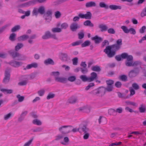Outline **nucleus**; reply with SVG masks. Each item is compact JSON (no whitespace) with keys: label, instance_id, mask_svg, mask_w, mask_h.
Wrapping results in <instances>:
<instances>
[{"label":"nucleus","instance_id":"f257e3e1","mask_svg":"<svg viewBox=\"0 0 146 146\" xmlns=\"http://www.w3.org/2000/svg\"><path fill=\"white\" fill-rule=\"evenodd\" d=\"M116 43V44L106 46L104 50V52L109 58L113 57L116 54V52L120 49L122 44V39L121 38L118 39Z\"/></svg>","mask_w":146,"mask_h":146},{"label":"nucleus","instance_id":"f03ea898","mask_svg":"<svg viewBox=\"0 0 146 146\" xmlns=\"http://www.w3.org/2000/svg\"><path fill=\"white\" fill-rule=\"evenodd\" d=\"M38 13L41 15H44L43 17L46 20H51L52 13L51 10H48L45 12V8L44 6H40L38 8L34 7L32 12V16L37 17Z\"/></svg>","mask_w":146,"mask_h":146},{"label":"nucleus","instance_id":"7ed1b4c3","mask_svg":"<svg viewBox=\"0 0 146 146\" xmlns=\"http://www.w3.org/2000/svg\"><path fill=\"white\" fill-rule=\"evenodd\" d=\"M60 74L59 72H53L51 73V75L54 77L55 80L56 82L63 84L66 83L67 81V79L64 77H58Z\"/></svg>","mask_w":146,"mask_h":146},{"label":"nucleus","instance_id":"20e7f679","mask_svg":"<svg viewBox=\"0 0 146 146\" xmlns=\"http://www.w3.org/2000/svg\"><path fill=\"white\" fill-rule=\"evenodd\" d=\"M104 87L101 86L91 91L90 93L91 94L98 96L99 94L101 95H104L106 93L104 89Z\"/></svg>","mask_w":146,"mask_h":146},{"label":"nucleus","instance_id":"39448f33","mask_svg":"<svg viewBox=\"0 0 146 146\" xmlns=\"http://www.w3.org/2000/svg\"><path fill=\"white\" fill-rule=\"evenodd\" d=\"M106 82L107 86L106 87H104V88L106 92H110L112 91L113 88V85L114 83V81L111 80H106Z\"/></svg>","mask_w":146,"mask_h":146},{"label":"nucleus","instance_id":"423d86ee","mask_svg":"<svg viewBox=\"0 0 146 146\" xmlns=\"http://www.w3.org/2000/svg\"><path fill=\"white\" fill-rule=\"evenodd\" d=\"M78 130V132L80 133L82 132L86 133L89 131V129L87 127L86 125L81 124L79 126Z\"/></svg>","mask_w":146,"mask_h":146},{"label":"nucleus","instance_id":"0eeeda50","mask_svg":"<svg viewBox=\"0 0 146 146\" xmlns=\"http://www.w3.org/2000/svg\"><path fill=\"white\" fill-rule=\"evenodd\" d=\"M10 78V74L9 71L8 70H6L5 72V77H4L3 82L6 84L9 81Z\"/></svg>","mask_w":146,"mask_h":146},{"label":"nucleus","instance_id":"6e6552de","mask_svg":"<svg viewBox=\"0 0 146 146\" xmlns=\"http://www.w3.org/2000/svg\"><path fill=\"white\" fill-rule=\"evenodd\" d=\"M7 63L15 68L19 67L23 64V63L21 62H18L14 60L11 61Z\"/></svg>","mask_w":146,"mask_h":146},{"label":"nucleus","instance_id":"1a4fd4ad","mask_svg":"<svg viewBox=\"0 0 146 146\" xmlns=\"http://www.w3.org/2000/svg\"><path fill=\"white\" fill-rule=\"evenodd\" d=\"M35 2L36 1L35 0L30 1L21 4L20 5V6L22 7H27L35 4Z\"/></svg>","mask_w":146,"mask_h":146},{"label":"nucleus","instance_id":"9d476101","mask_svg":"<svg viewBox=\"0 0 146 146\" xmlns=\"http://www.w3.org/2000/svg\"><path fill=\"white\" fill-rule=\"evenodd\" d=\"M91 39L94 41L96 44H98L102 42L103 40V38L96 35L94 37L91 38Z\"/></svg>","mask_w":146,"mask_h":146},{"label":"nucleus","instance_id":"9b49d317","mask_svg":"<svg viewBox=\"0 0 146 146\" xmlns=\"http://www.w3.org/2000/svg\"><path fill=\"white\" fill-rule=\"evenodd\" d=\"M80 27L75 22L72 23L70 26V30L73 32L76 31L77 29H79Z\"/></svg>","mask_w":146,"mask_h":146},{"label":"nucleus","instance_id":"f8f14e48","mask_svg":"<svg viewBox=\"0 0 146 146\" xmlns=\"http://www.w3.org/2000/svg\"><path fill=\"white\" fill-rule=\"evenodd\" d=\"M98 78L97 74V73L95 72H93L90 74V76L89 77L90 82H92L96 80Z\"/></svg>","mask_w":146,"mask_h":146},{"label":"nucleus","instance_id":"ddd939ff","mask_svg":"<svg viewBox=\"0 0 146 146\" xmlns=\"http://www.w3.org/2000/svg\"><path fill=\"white\" fill-rule=\"evenodd\" d=\"M38 64L36 62L30 64H28L26 68H24V70L29 69L32 68H36L38 67Z\"/></svg>","mask_w":146,"mask_h":146},{"label":"nucleus","instance_id":"4468645a","mask_svg":"<svg viewBox=\"0 0 146 146\" xmlns=\"http://www.w3.org/2000/svg\"><path fill=\"white\" fill-rule=\"evenodd\" d=\"M66 126V125L62 126L59 129V131L63 134L68 133V132L69 131L68 130H67L66 127H65Z\"/></svg>","mask_w":146,"mask_h":146},{"label":"nucleus","instance_id":"2eb2a0df","mask_svg":"<svg viewBox=\"0 0 146 146\" xmlns=\"http://www.w3.org/2000/svg\"><path fill=\"white\" fill-rule=\"evenodd\" d=\"M44 63L46 65H53L54 64V62L53 60L51 58H48L44 60Z\"/></svg>","mask_w":146,"mask_h":146},{"label":"nucleus","instance_id":"dca6fc26","mask_svg":"<svg viewBox=\"0 0 146 146\" xmlns=\"http://www.w3.org/2000/svg\"><path fill=\"white\" fill-rule=\"evenodd\" d=\"M96 5V3L94 1H91L87 2L85 4V7L86 8H89L92 7H95Z\"/></svg>","mask_w":146,"mask_h":146},{"label":"nucleus","instance_id":"f3484780","mask_svg":"<svg viewBox=\"0 0 146 146\" xmlns=\"http://www.w3.org/2000/svg\"><path fill=\"white\" fill-rule=\"evenodd\" d=\"M51 33L49 31H47L45 33L44 35L42 36V38L44 39H47L50 38Z\"/></svg>","mask_w":146,"mask_h":146},{"label":"nucleus","instance_id":"a211bd4d","mask_svg":"<svg viewBox=\"0 0 146 146\" xmlns=\"http://www.w3.org/2000/svg\"><path fill=\"white\" fill-rule=\"evenodd\" d=\"M61 60L64 62H67L68 60V57L67 54L66 53H61Z\"/></svg>","mask_w":146,"mask_h":146},{"label":"nucleus","instance_id":"6ab92c4d","mask_svg":"<svg viewBox=\"0 0 146 146\" xmlns=\"http://www.w3.org/2000/svg\"><path fill=\"white\" fill-rule=\"evenodd\" d=\"M98 27L100 29V31L102 32L107 31L108 28L106 25L103 24L99 25H98Z\"/></svg>","mask_w":146,"mask_h":146},{"label":"nucleus","instance_id":"aec40b11","mask_svg":"<svg viewBox=\"0 0 146 146\" xmlns=\"http://www.w3.org/2000/svg\"><path fill=\"white\" fill-rule=\"evenodd\" d=\"M29 38V36L27 35H24L17 38L18 41H25Z\"/></svg>","mask_w":146,"mask_h":146},{"label":"nucleus","instance_id":"412c9836","mask_svg":"<svg viewBox=\"0 0 146 146\" xmlns=\"http://www.w3.org/2000/svg\"><path fill=\"white\" fill-rule=\"evenodd\" d=\"M90 107H86L80 108H79L80 111H82L84 112L88 113L90 111Z\"/></svg>","mask_w":146,"mask_h":146},{"label":"nucleus","instance_id":"4be33fe9","mask_svg":"<svg viewBox=\"0 0 146 146\" xmlns=\"http://www.w3.org/2000/svg\"><path fill=\"white\" fill-rule=\"evenodd\" d=\"M9 52L10 55L13 58H15L16 57H18L20 55V54L19 53L14 50H10L9 51Z\"/></svg>","mask_w":146,"mask_h":146},{"label":"nucleus","instance_id":"5701e85b","mask_svg":"<svg viewBox=\"0 0 146 146\" xmlns=\"http://www.w3.org/2000/svg\"><path fill=\"white\" fill-rule=\"evenodd\" d=\"M112 10H116L117 9H121L122 7L121 6L111 5L109 6V8Z\"/></svg>","mask_w":146,"mask_h":146},{"label":"nucleus","instance_id":"b1692460","mask_svg":"<svg viewBox=\"0 0 146 146\" xmlns=\"http://www.w3.org/2000/svg\"><path fill=\"white\" fill-rule=\"evenodd\" d=\"M28 113L27 111H25L23 112L21 114L20 117L18 118V121L21 122L24 119L25 117Z\"/></svg>","mask_w":146,"mask_h":146},{"label":"nucleus","instance_id":"393cba45","mask_svg":"<svg viewBox=\"0 0 146 146\" xmlns=\"http://www.w3.org/2000/svg\"><path fill=\"white\" fill-rule=\"evenodd\" d=\"M0 90L5 94H11L13 92V90L12 89L2 88Z\"/></svg>","mask_w":146,"mask_h":146},{"label":"nucleus","instance_id":"a878e982","mask_svg":"<svg viewBox=\"0 0 146 146\" xmlns=\"http://www.w3.org/2000/svg\"><path fill=\"white\" fill-rule=\"evenodd\" d=\"M81 79L83 82H90L89 78V77H87V76L85 75H81L80 77Z\"/></svg>","mask_w":146,"mask_h":146},{"label":"nucleus","instance_id":"bb28decb","mask_svg":"<svg viewBox=\"0 0 146 146\" xmlns=\"http://www.w3.org/2000/svg\"><path fill=\"white\" fill-rule=\"evenodd\" d=\"M129 90L130 92V94L129 95H128L126 97V98H129L131 96H133L135 94V90L132 87H130L129 88Z\"/></svg>","mask_w":146,"mask_h":146},{"label":"nucleus","instance_id":"cd10ccee","mask_svg":"<svg viewBox=\"0 0 146 146\" xmlns=\"http://www.w3.org/2000/svg\"><path fill=\"white\" fill-rule=\"evenodd\" d=\"M83 24L85 26H89L91 27H93L94 26V24L92 23L90 20L85 21L84 22Z\"/></svg>","mask_w":146,"mask_h":146},{"label":"nucleus","instance_id":"c85d7f7f","mask_svg":"<svg viewBox=\"0 0 146 146\" xmlns=\"http://www.w3.org/2000/svg\"><path fill=\"white\" fill-rule=\"evenodd\" d=\"M91 69L93 71L97 72H100L101 70L100 66L98 65L93 66Z\"/></svg>","mask_w":146,"mask_h":146},{"label":"nucleus","instance_id":"c756f323","mask_svg":"<svg viewBox=\"0 0 146 146\" xmlns=\"http://www.w3.org/2000/svg\"><path fill=\"white\" fill-rule=\"evenodd\" d=\"M21 26L19 25L15 26L11 29V31L12 32H14L18 31L21 29Z\"/></svg>","mask_w":146,"mask_h":146},{"label":"nucleus","instance_id":"7c9ffc66","mask_svg":"<svg viewBox=\"0 0 146 146\" xmlns=\"http://www.w3.org/2000/svg\"><path fill=\"white\" fill-rule=\"evenodd\" d=\"M16 34L15 33H12L10 34L9 37V39L12 41H15L16 39Z\"/></svg>","mask_w":146,"mask_h":146},{"label":"nucleus","instance_id":"2f4dec72","mask_svg":"<svg viewBox=\"0 0 146 146\" xmlns=\"http://www.w3.org/2000/svg\"><path fill=\"white\" fill-rule=\"evenodd\" d=\"M85 19H90L92 17V14L90 12L87 11L86 13L84 14Z\"/></svg>","mask_w":146,"mask_h":146},{"label":"nucleus","instance_id":"473e14b6","mask_svg":"<svg viewBox=\"0 0 146 146\" xmlns=\"http://www.w3.org/2000/svg\"><path fill=\"white\" fill-rule=\"evenodd\" d=\"M139 110L141 113H145L146 111V108L145 105L143 106V104L141 105L139 108Z\"/></svg>","mask_w":146,"mask_h":146},{"label":"nucleus","instance_id":"72a5a7b5","mask_svg":"<svg viewBox=\"0 0 146 146\" xmlns=\"http://www.w3.org/2000/svg\"><path fill=\"white\" fill-rule=\"evenodd\" d=\"M99 6L100 7L104 8L106 9L109 8V6L104 2H101L99 3Z\"/></svg>","mask_w":146,"mask_h":146},{"label":"nucleus","instance_id":"f704fd0d","mask_svg":"<svg viewBox=\"0 0 146 146\" xmlns=\"http://www.w3.org/2000/svg\"><path fill=\"white\" fill-rule=\"evenodd\" d=\"M119 78L122 81L126 82L127 81V78L125 75H122L119 76Z\"/></svg>","mask_w":146,"mask_h":146},{"label":"nucleus","instance_id":"c9c22d12","mask_svg":"<svg viewBox=\"0 0 146 146\" xmlns=\"http://www.w3.org/2000/svg\"><path fill=\"white\" fill-rule=\"evenodd\" d=\"M108 113L110 115H116L117 114L115 110L113 109H109L108 110Z\"/></svg>","mask_w":146,"mask_h":146},{"label":"nucleus","instance_id":"e433bc0d","mask_svg":"<svg viewBox=\"0 0 146 146\" xmlns=\"http://www.w3.org/2000/svg\"><path fill=\"white\" fill-rule=\"evenodd\" d=\"M91 44V42L89 40H87L81 44V46L82 47H85L90 45Z\"/></svg>","mask_w":146,"mask_h":146},{"label":"nucleus","instance_id":"4c0bfd02","mask_svg":"<svg viewBox=\"0 0 146 146\" xmlns=\"http://www.w3.org/2000/svg\"><path fill=\"white\" fill-rule=\"evenodd\" d=\"M78 38L79 39H82L84 37V30H81L78 33Z\"/></svg>","mask_w":146,"mask_h":146},{"label":"nucleus","instance_id":"58836bf2","mask_svg":"<svg viewBox=\"0 0 146 146\" xmlns=\"http://www.w3.org/2000/svg\"><path fill=\"white\" fill-rule=\"evenodd\" d=\"M23 46V44L22 43H18L17 45L15 46V49L16 51H18Z\"/></svg>","mask_w":146,"mask_h":146},{"label":"nucleus","instance_id":"ea45409f","mask_svg":"<svg viewBox=\"0 0 146 146\" xmlns=\"http://www.w3.org/2000/svg\"><path fill=\"white\" fill-rule=\"evenodd\" d=\"M51 31L53 33H60L62 31L61 29L58 27L53 28L52 29Z\"/></svg>","mask_w":146,"mask_h":146},{"label":"nucleus","instance_id":"a19ab883","mask_svg":"<svg viewBox=\"0 0 146 146\" xmlns=\"http://www.w3.org/2000/svg\"><path fill=\"white\" fill-rule=\"evenodd\" d=\"M83 41L82 40H80L76 42H73L71 44V45L72 46H75L80 45L82 43Z\"/></svg>","mask_w":146,"mask_h":146},{"label":"nucleus","instance_id":"79ce46f5","mask_svg":"<svg viewBox=\"0 0 146 146\" xmlns=\"http://www.w3.org/2000/svg\"><path fill=\"white\" fill-rule=\"evenodd\" d=\"M32 122L33 124L38 125H40L42 124V123L41 121L37 119H35L33 120Z\"/></svg>","mask_w":146,"mask_h":146},{"label":"nucleus","instance_id":"37998d69","mask_svg":"<svg viewBox=\"0 0 146 146\" xmlns=\"http://www.w3.org/2000/svg\"><path fill=\"white\" fill-rule=\"evenodd\" d=\"M132 88L134 90H139L140 87L139 85L136 83H134L132 84Z\"/></svg>","mask_w":146,"mask_h":146},{"label":"nucleus","instance_id":"c03bdc74","mask_svg":"<svg viewBox=\"0 0 146 146\" xmlns=\"http://www.w3.org/2000/svg\"><path fill=\"white\" fill-rule=\"evenodd\" d=\"M137 74L133 70L130 71L129 73V76L130 78H132L136 76Z\"/></svg>","mask_w":146,"mask_h":146},{"label":"nucleus","instance_id":"a18cd8bd","mask_svg":"<svg viewBox=\"0 0 146 146\" xmlns=\"http://www.w3.org/2000/svg\"><path fill=\"white\" fill-rule=\"evenodd\" d=\"M121 28L123 30L124 32L125 33H128L129 32V29H128L127 27L125 26H122Z\"/></svg>","mask_w":146,"mask_h":146},{"label":"nucleus","instance_id":"49530a36","mask_svg":"<svg viewBox=\"0 0 146 146\" xmlns=\"http://www.w3.org/2000/svg\"><path fill=\"white\" fill-rule=\"evenodd\" d=\"M17 97L18 99V101L19 102H23L25 98L24 96H21L20 94H18L17 95Z\"/></svg>","mask_w":146,"mask_h":146},{"label":"nucleus","instance_id":"de8ad7c7","mask_svg":"<svg viewBox=\"0 0 146 146\" xmlns=\"http://www.w3.org/2000/svg\"><path fill=\"white\" fill-rule=\"evenodd\" d=\"M95 84L94 83L92 82L89 83L88 85L86 86L85 88V90H88L90 88L94 86Z\"/></svg>","mask_w":146,"mask_h":146},{"label":"nucleus","instance_id":"09e8293b","mask_svg":"<svg viewBox=\"0 0 146 146\" xmlns=\"http://www.w3.org/2000/svg\"><path fill=\"white\" fill-rule=\"evenodd\" d=\"M76 79V78L75 76H71L68 77L67 79V80L71 82H73L75 81Z\"/></svg>","mask_w":146,"mask_h":146},{"label":"nucleus","instance_id":"8fccbe9b","mask_svg":"<svg viewBox=\"0 0 146 146\" xmlns=\"http://www.w3.org/2000/svg\"><path fill=\"white\" fill-rule=\"evenodd\" d=\"M55 96L54 94L52 93L51 92L49 93L47 96L46 98L47 100H49L50 99L54 98Z\"/></svg>","mask_w":146,"mask_h":146},{"label":"nucleus","instance_id":"3c124183","mask_svg":"<svg viewBox=\"0 0 146 146\" xmlns=\"http://www.w3.org/2000/svg\"><path fill=\"white\" fill-rule=\"evenodd\" d=\"M125 103L127 105H132L133 106H137V105L136 104L133 102L129 101H126Z\"/></svg>","mask_w":146,"mask_h":146},{"label":"nucleus","instance_id":"603ef678","mask_svg":"<svg viewBox=\"0 0 146 146\" xmlns=\"http://www.w3.org/2000/svg\"><path fill=\"white\" fill-rule=\"evenodd\" d=\"M19 56V58L17 59V60H25L27 58L26 56H25L20 54Z\"/></svg>","mask_w":146,"mask_h":146},{"label":"nucleus","instance_id":"864d4df0","mask_svg":"<svg viewBox=\"0 0 146 146\" xmlns=\"http://www.w3.org/2000/svg\"><path fill=\"white\" fill-rule=\"evenodd\" d=\"M34 138V137H33L30 140L26 143L24 145V146H29L31 144Z\"/></svg>","mask_w":146,"mask_h":146},{"label":"nucleus","instance_id":"5fc2aeb1","mask_svg":"<svg viewBox=\"0 0 146 146\" xmlns=\"http://www.w3.org/2000/svg\"><path fill=\"white\" fill-rule=\"evenodd\" d=\"M77 99L74 98H71L69 100V102L70 104H74L76 102Z\"/></svg>","mask_w":146,"mask_h":146},{"label":"nucleus","instance_id":"6e6d98bb","mask_svg":"<svg viewBox=\"0 0 146 146\" xmlns=\"http://www.w3.org/2000/svg\"><path fill=\"white\" fill-rule=\"evenodd\" d=\"M72 61L74 65H77L78 63V58L77 57L74 58L72 59Z\"/></svg>","mask_w":146,"mask_h":146},{"label":"nucleus","instance_id":"4d7b16f0","mask_svg":"<svg viewBox=\"0 0 146 146\" xmlns=\"http://www.w3.org/2000/svg\"><path fill=\"white\" fill-rule=\"evenodd\" d=\"M109 44V42L108 40H105L102 43L101 45V47L104 48L106 45H108Z\"/></svg>","mask_w":146,"mask_h":146},{"label":"nucleus","instance_id":"13d9d810","mask_svg":"<svg viewBox=\"0 0 146 146\" xmlns=\"http://www.w3.org/2000/svg\"><path fill=\"white\" fill-rule=\"evenodd\" d=\"M141 67V66H139V67H135L134 69L132 70L133 71H134V72H135L136 74H138L139 72L140 71V68Z\"/></svg>","mask_w":146,"mask_h":146},{"label":"nucleus","instance_id":"bf43d9fd","mask_svg":"<svg viewBox=\"0 0 146 146\" xmlns=\"http://www.w3.org/2000/svg\"><path fill=\"white\" fill-rule=\"evenodd\" d=\"M54 15L56 18L58 19L60 17L61 14L60 11H57L55 12Z\"/></svg>","mask_w":146,"mask_h":146},{"label":"nucleus","instance_id":"052dcab7","mask_svg":"<svg viewBox=\"0 0 146 146\" xmlns=\"http://www.w3.org/2000/svg\"><path fill=\"white\" fill-rule=\"evenodd\" d=\"M12 113L11 112H10L8 114L5 115L4 116V119L5 120H7L11 116Z\"/></svg>","mask_w":146,"mask_h":146},{"label":"nucleus","instance_id":"680f3d73","mask_svg":"<svg viewBox=\"0 0 146 146\" xmlns=\"http://www.w3.org/2000/svg\"><path fill=\"white\" fill-rule=\"evenodd\" d=\"M27 83L26 80H23L22 81L19 82L18 83V85L21 86H23L27 85Z\"/></svg>","mask_w":146,"mask_h":146},{"label":"nucleus","instance_id":"e2e57ef3","mask_svg":"<svg viewBox=\"0 0 146 146\" xmlns=\"http://www.w3.org/2000/svg\"><path fill=\"white\" fill-rule=\"evenodd\" d=\"M7 26V25H5L0 28V33H2L3 32L6 30Z\"/></svg>","mask_w":146,"mask_h":146},{"label":"nucleus","instance_id":"0e129e2a","mask_svg":"<svg viewBox=\"0 0 146 146\" xmlns=\"http://www.w3.org/2000/svg\"><path fill=\"white\" fill-rule=\"evenodd\" d=\"M80 70L81 72L83 74H86L88 72V69L86 67L84 68H80Z\"/></svg>","mask_w":146,"mask_h":146},{"label":"nucleus","instance_id":"69168bd1","mask_svg":"<svg viewBox=\"0 0 146 146\" xmlns=\"http://www.w3.org/2000/svg\"><path fill=\"white\" fill-rule=\"evenodd\" d=\"M146 29V27L143 26L139 29V32L140 33L142 34L145 32V30Z\"/></svg>","mask_w":146,"mask_h":146},{"label":"nucleus","instance_id":"338daca9","mask_svg":"<svg viewBox=\"0 0 146 146\" xmlns=\"http://www.w3.org/2000/svg\"><path fill=\"white\" fill-rule=\"evenodd\" d=\"M45 93V90H44L42 89L38 91V93L40 96H42Z\"/></svg>","mask_w":146,"mask_h":146},{"label":"nucleus","instance_id":"774afa93","mask_svg":"<svg viewBox=\"0 0 146 146\" xmlns=\"http://www.w3.org/2000/svg\"><path fill=\"white\" fill-rule=\"evenodd\" d=\"M141 16L143 17L146 16V7H145L143 10L141 14Z\"/></svg>","mask_w":146,"mask_h":146}]
</instances>
